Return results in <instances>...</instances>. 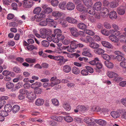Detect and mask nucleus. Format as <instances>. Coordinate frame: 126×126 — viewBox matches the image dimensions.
Segmentation results:
<instances>
[{
	"instance_id": "1",
	"label": "nucleus",
	"mask_w": 126,
	"mask_h": 126,
	"mask_svg": "<svg viewBox=\"0 0 126 126\" xmlns=\"http://www.w3.org/2000/svg\"><path fill=\"white\" fill-rule=\"evenodd\" d=\"M23 5L25 8H30L33 5L32 1V0H24L23 1Z\"/></svg>"
},
{
	"instance_id": "2",
	"label": "nucleus",
	"mask_w": 126,
	"mask_h": 126,
	"mask_svg": "<svg viewBox=\"0 0 126 126\" xmlns=\"http://www.w3.org/2000/svg\"><path fill=\"white\" fill-rule=\"evenodd\" d=\"M72 35L75 37H78L79 33L78 30L75 28L72 27L69 29Z\"/></svg>"
},
{
	"instance_id": "3",
	"label": "nucleus",
	"mask_w": 126,
	"mask_h": 126,
	"mask_svg": "<svg viewBox=\"0 0 126 126\" xmlns=\"http://www.w3.org/2000/svg\"><path fill=\"white\" fill-rule=\"evenodd\" d=\"M51 119L53 120L52 121H51V122H52V124H51V125L52 126H53L55 124H54V122L55 121L61 122L63 120L61 116L58 117L52 116L51 117Z\"/></svg>"
},
{
	"instance_id": "4",
	"label": "nucleus",
	"mask_w": 126,
	"mask_h": 126,
	"mask_svg": "<svg viewBox=\"0 0 126 126\" xmlns=\"http://www.w3.org/2000/svg\"><path fill=\"white\" fill-rule=\"evenodd\" d=\"M62 15V14L61 12L57 11H53L52 13V16L56 18L55 19V20L60 18Z\"/></svg>"
},
{
	"instance_id": "5",
	"label": "nucleus",
	"mask_w": 126,
	"mask_h": 126,
	"mask_svg": "<svg viewBox=\"0 0 126 126\" xmlns=\"http://www.w3.org/2000/svg\"><path fill=\"white\" fill-rule=\"evenodd\" d=\"M96 68H95V70L96 72L99 73L101 72V69L103 67V65L100 63L97 62L96 63Z\"/></svg>"
},
{
	"instance_id": "6",
	"label": "nucleus",
	"mask_w": 126,
	"mask_h": 126,
	"mask_svg": "<svg viewBox=\"0 0 126 126\" xmlns=\"http://www.w3.org/2000/svg\"><path fill=\"white\" fill-rule=\"evenodd\" d=\"M75 4L73 3L69 2L66 5L67 9L69 10H72L74 9L75 8Z\"/></svg>"
},
{
	"instance_id": "7",
	"label": "nucleus",
	"mask_w": 126,
	"mask_h": 126,
	"mask_svg": "<svg viewBox=\"0 0 126 126\" xmlns=\"http://www.w3.org/2000/svg\"><path fill=\"white\" fill-rule=\"evenodd\" d=\"M102 4L100 2H97L95 3L94 5L93 8L94 9L98 11L101 10Z\"/></svg>"
},
{
	"instance_id": "8",
	"label": "nucleus",
	"mask_w": 126,
	"mask_h": 126,
	"mask_svg": "<svg viewBox=\"0 0 126 126\" xmlns=\"http://www.w3.org/2000/svg\"><path fill=\"white\" fill-rule=\"evenodd\" d=\"M95 122L98 124L102 126H105L107 124L106 122L102 119H95Z\"/></svg>"
},
{
	"instance_id": "9",
	"label": "nucleus",
	"mask_w": 126,
	"mask_h": 126,
	"mask_svg": "<svg viewBox=\"0 0 126 126\" xmlns=\"http://www.w3.org/2000/svg\"><path fill=\"white\" fill-rule=\"evenodd\" d=\"M83 2L86 6L88 8L91 7L93 5V2L91 0H82Z\"/></svg>"
},
{
	"instance_id": "10",
	"label": "nucleus",
	"mask_w": 126,
	"mask_h": 126,
	"mask_svg": "<svg viewBox=\"0 0 126 126\" xmlns=\"http://www.w3.org/2000/svg\"><path fill=\"white\" fill-rule=\"evenodd\" d=\"M117 11L118 14L120 15H124L125 13V8L123 6H121L117 8Z\"/></svg>"
},
{
	"instance_id": "11",
	"label": "nucleus",
	"mask_w": 126,
	"mask_h": 126,
	"mask_svg": "<svg viewBox=\"0 0 126 126\" xmlns=\"http://www.w3.org/2000/svg\"><path fill=\"white\" fill-rule=\"evenodd\" d=\"M63 71L65 73H69L71 71V67L69 65H65L63 66Z\"/></svg>"
},
{
	"instance_id": "12",
	"label": "nucleus",
	"mask_w": 126,
	"mask_h": 126,
	"mask_svg": "<svg viewBox=\"0 0 126 126\" xmlns=\"http://www.w3.org/2000/svg\"><path fill=\"white\" fill-rule=\"evenodd\" d=\"M109 17L111 19H116L117 17V14L116 12L114 11H111L109 15Z\"/></svg>"
},
{
	"instance_id": "13",
	"label": "nucleus",
	"mask_w": 126,
	"mask_h": 126,
	"mask_svg": "<svg viewBox=\"0 0 126 126\" xmlns=\"http://www.w3.org/2000/svg\"><path fill=\"white\" fill-rule=\"evenodd\" d=\"M77 108L80 112H84L88 110V108L84 106L79 105L77 106Z\"/></svg>"
},
{
	"instance_id": "14",
	"label": "nucleus",
	"mask_w": 126,
	"mask_h": 126,
	"mask_svg": "<svg viewBox=\"0 0 126 126\" xmlns=\"http://www.w3.org/2000/svg\"><path fill=\"white\" fill-rule=\"evenodd\" d=\"M42 85V83L39 82H36L31 85V87L32 89H35L37 87H41Z\"/></svg>"
},
{
	"instance_id": "15",
	"label": "nucleus",
	"mask_w": 126,
	"mask_h": 126,
	"mask_svg": "<svg viewBox=\"0 0 126 126\" xmlns=\"http://www.w3.org/2000/svg\"><path fill=\"white\" fill-rule=\"evenodd\" d=\"M66 19L68 22L73 24L76 23L77 22V20L70 17H67Z\"/></svg>"
},
{
	"instance_id": "16",
	"label": "nucleus",
	"mask_w": 126,
	"mask_h": 126,
	"mask_svg": "<svg viewBox=\"0 0 126 126\" xmlns=\"http://www.w3.org/2000/svg\"><path fill=\"white\" fill-rule=\"evenodd\" d=\"M84 51L82 53V54L83 55L89 57L92 56L91 54L89 52L90 49L87 48H84Z\"/></svg>"
},
{
	"instance_id": "17",
	"label": "nucleus",
	"mask_w": 126,
	"mask_h": 126,
	"mask_svg": "<svg viewBox=\"0 0 126 126\" xmlns=\"http://www.w3.org/2000/svg\"><path fill=\"white\" fill-rule=\"evenodd\" d=\"M45 14L42 13L38 14L37 16V15L36 21L40 22L42 19L45 17Z\"/></svg>"
},
{
	"instance_id": "18",
	"label": "nucleus",
	"mask_w": 126,
	"mask_h": 126,
	"mask_svg": "<svg viewBox=\"0 0 126 126\" xmlns=\"http://www.w3.org/2000/svg\"><path fill=\"white\" fill-rule=\"evenodd\" d=\"M111 116L114 118H117L119 117L120 116V114L118 111H112L110 113Z\"/></svg>"
},
{
	"instance_id": "19",
	"label": "nucleus",
	"mask_w": 126,
	"mask_h": 126,
	"mask_svg": "<svg viewBox=\"0 0 126 126\" xmlns=\"http://www.w3.org/2000/svg\"><path fill=\"white\" fill-rule=\"evenodd\" d=\"M78 28L81 30H85L87 28V26L83 23H79L77 25Z\"/></svg>"
},
{
	"instance_id": "20",
	"label": "nucleus",
	"mask_w": 126,
	"mask_h": 126,
	"mask_svg": "<svg viewBox=\"0 0 126 126\" xmlns=\"http://www.w3.org/2000/svg\"><path fill=\"white\" fill-rule=\"evenodd\" d=\"M12 106L10 104H7L4 106V109L7 112H11L12 110Z\"/></svg>"
},
{
	"instance_id": "21",
	"label": "nucleus",
	"mask_w": 126,
	"mask_h": 126,
	"mask_svg": "<svg viewBox=\"0 0 126 126\" xmlns=\"http://www.w3.org/2000/svg\"><path fill=\"white\" fill-rule=\"evenodd\" d=\"M109 38L112 41L114 42L117 43L118 41V38L114 35H110L109 36Z\"/></svg>"
},
{
	"instance_id": "22",
	"label": "nucleus",
	"mask_w": 126,
	"mask_h": 126,
	"mask_svg": "<svg viewBox=\"0 0 126 126\" xmlns=\"http://www.w3.org/2000/svg\"><path fill=\"white\" fill-rule=\"evenodd\" d=\"M43 89L39 87H37L34 89L33 92L35 94H39L42 92Z\"/></svg>"
},
{
	"instance_id": "23",
	"label": "nucleus",
	"mask_w": 126,
	"mask_h": 126,
	"mask_svg": "<svg viewBox=\"0 0 126 126\" xmlns=\"http://www.w3.org/2000/svg\"><path fill=\"white\" fill-rule=\"evenodd\" d=\"M119 111L121 113H122V118L126 120V110L124 109H119Z\"/></svg>"
},
{
	"instance_id": "24",
	"label": "nucleus",
	"mask_w": 126,
	"mask_h": 126,
	"mask_svg": "<svg viewBox=\"0 0 126 126\" xmlns=\"http://www.w3.org/2000/svg\"><path fill=\"white\" fill-rule=\"evenodd\" d=\"M101 43L103 46L108 48H111L112 47V45L107 42L103 41L101 42Z\"/></svg>"
},
{
	"instance_id": "25",
	"label": "nucleus",
	"mask_w": 126,
	"mask_h": 126,
	"mask_svg": "<svg viewBox=\"0 0 126 126\" xmlns=\"http://www.w3.org/2000/svg\"><path fill=\"white\" fill-rule=\"evenodd\" d=\"M64 59L63 57L61 56H56L55 60L59 61V63L62 64L63 63Z\"/></svg>"
},
{
	"instance_id": "26",
	"label": "nucleus",
	"mask_w": 126,
	"mask_h": 126,
	"mask_svg": "<svg viewBox=\"0 0 126 126\" xmlns=\"http://www.w3.org/2000/svg\"><path fill=\"white\" fill-rule=\"evenodd\" d=\"M20 109V107L17 105H14L12 111L13 113H16Z\"/></svg>"
},
{
	"instance_id": "27",
	"label": "nucleus",
	"mask_w": 126,
	"mask_h": 126,
	"mask_svg": "<svg viewBox=\"0 0 126 126\" xmlns=\"http://www.w3.org/2000/svg\"><path fill=\"white\" fill-rule=\"evenodd\" d=\"M60 8L62 10H65L66 7V3L65 2L63 1L60 2L59 5Z\"/></svg>"
},
{
	"instance_id": "28",
	"label": "nucleus",
	"mask_w": 126,
	"mask_h": 126,
	"mask_svg": "<svg viewBox=\"0 0 126 126\" xmlns=\"http://www.w3.org/2000/svg\"><path fill=\"white\" fill-rule=\"evenodd\" d=\"M78 42L74 40L71 42V44L70 45V47L72 48L76 49L78 47Z\"/></svg>"
},
{
	"instance_id": "29",
	"label": "nucleus",
	"mask_w": 126,
	"mask_h": 126,
	"mask_svg": "<svg viewBox=\"0 0 126 126\" xmlns=\"http://www.w3.org/2000/svg\"><path fill=\"white\" fill-rule=\"evenodd\" d=\"M44 103V100L42 99H37L35 102V104L38 106L42 105Z\"/></svg>"
},
{
	"instance_id": "30",
	"label": "nucleus",
	"mask_w": 126,
	"mask_h": 126,
	"mask_svg": "<svg viewBox=\"0 0 126 126\" xmlns=\"http://www.w3.org/2000/svg\"><path fill=\"white\" fill-rule=\"evenodd\" d=\"M61 30L59 29H56L54 31V33L51 35L53 37H54L56 35L58 34H60L61 33Z\"/></svg>"
},
{
	"instance_id": "31",
	"label": "nucleus",
	"mask_w": 126,
	"mask_h": 126,
	"mask_svg": "<svg viewBox=\"0 0 126 126\" xmlns=\"http://www.w3.org/2000/svg\"><path fill=\"white\" fill-rule=\"evenodd\" d=\"M72 72L75 74H78L80 72V70L78 67L74 66L72 69Z\"/></svg>"
},
{
	"instance_id": "32",
	"label": "nucleus",
	"mask_w": 126,
	"mask_h": 126,
	"mask_svg": "<svg viewBox=\"0 0 126 126\" xmlns=\"http://www.w3.org/2000/svg\"><path fill=\"white\" fill-rule=\"evenodd\" d=\"M89 45L90 47L94 49L97 48L99 47L98 44L93 42L90 43Z\"/></svg>"
},
{
	"instance_id": "33",
	"label": "nucleus",
	"mask_w": 126,
	"mask_h": 126,
	"mask_svg": "<svg viewBox=\"0 0 126 126\" xmlns=\"http://www.w3.org/2000/svg\"><path fill=\"white\" fill-rule=\"evenodd\" d=\"M107 75L110 78H112L113 77H116L117 76V75L114 72L110 71L107 73Z\"/></svg>"
},
{
	"instance_id": "34",
	"label": "nucleus",
	"mask_w": 126,
	"mask_h": 126,
	"mask_svg": "<svg viewBox=\"0 0 126 126\" xmlns=\"http://www.w3.org/2000/svg\"><path fill=\"white\" fill-rule=\"evenodd\" d=\"M77 8L78 11L81 12L85 11V9L84 6L81 4L77 6Z\"/></svg>"
},
{
	"instance_id": "35",
	"label": "nucleus",
	"mask_w": 126,
	"mask_h": 126,
	"mask_svg": "<svg viewBox=\"0 0 126 126\" xmlns=\"http://www.w3.org/2000/svg\"><path fill=\"white\" fill-rule=\"evenodd\" d=\"M109 7L111 8H115L118 5V3L116 1L111 2L109 4Z\"/></svg>"
},
{
	"instance_id": "36",
	"label": "nucleus",
	"mask_w": 126,
	"mask_h": 126,
	"mask_svg": "<svg viewBox=\"0 0 126 126\" xmlns=\"http://www.w3.org/2000/svg\"><path fill=\"white\" fill-rule=\"evenodd\" d=\"M105 65L108 68H112L113 67V63L108 61H106L104 62Z\"/></svg>"
},
{
	"instance_id": "37",
	"label": "nucleus",
	"mask_w": 126,
	"mask_h": 126,
	"mask_svg": "<svg viewBox=\"0 0 126 126\" xmlns=\"http://www.w3.org/2000/svg\"><path fill=\"white\" fill-rule=\"evenodd\" d=\"M119 38L121 42L123 43H126V36L120 35L119 37Z\"/></svg>"
},
{
	"instance_id": "38",
	"label": "nucleus",
	"mask_w": 126,
	"mask_h": 126,
	"mask_svg": "<svg viewBox=\"0 0 126 126\" xmlns=\"http://www.w3.org/2000/svg\"><path fill=\"white\" fill-rule=\"evenodd\" d=\"M52 11L53 10L52 8L50 7H47L44 10V11H43L42 12L44 13L48 14L52 12Z\"/></svg>"
},
{
	"instance_id": "39",
	"label": "nucleus",
	"mask_w": 126,
	"mask_h": 126,
	"mask_svg": "<svg viewBox=\"0 0 126 126\" xmlns=\"http://www.w3.org/2000/svg\"><path fill=\"white\" fill-rule=\"evenodd\" d=\"M122 55H118L116 57V59L119 61H124L125 58Z\"/></svg>"
},
{
	"instance_id": "40",
	"label": "nucleus",
	"mask_w": 126,
	"mask_h": 126,
	"mask_svg": "<svg viewBox=\"0 0 126 126\" xmlns=\"http://www.w3.org/2000/svg\"><path fill=\"white\" fill-rule=\"evenodd\" d=\"M42 45L44 47H48L49 45V42L47 40H43L41 42Z\"/></svg>"
},
{
	"instance_id": "41",
	"label": "nucleus",
	"mask_w": 126,
	"mask_h": 126,
	"mask_svg": "<svg viewBox=\"0 0 126 126\" xmlns=\"http://www.w3.org/2000/svg\"><path fill=\"white\" fill-rule=\"evenodd\" d=\"M28 91L24 89H20L19 91V93L24 95H27L28 93Z\"/></svg>"
},
{
	"instance_id": "42",
	"label": "nucleus",
	"mask_w": 126,
	"mask_h": 126,
	"mask_svg": "<svg viewBox=\"0 0 126 126\" xmlns=\"http://www.w3.org/2000/svg\"><path fill=\"white\" fill-rule=\"evenodd\" d=\"M57 38L59 41H62L64 38V35L61 33L58 34L56 35Z\"/></svg>"
},
{
	"instance_id": "43",
	"label": "nucleus",
	"mask_w": 126,
	"mask_h": 126,
	"mask_svg": "<svg viewBox=\"0 0 126 126\" xmlns=\"http://www.w3.org/2000/svg\"><path fill=\"white\" fill-rule=\"evenodd\" d=\"M41 8L40 7H37L35 8L33 10V12L34 14H37L41 11Z\"/></svg>"
},
{
	"instance_id": "44",
	"label": "nucleus",
	"mask_w": 126,
	"mask_h": 126,
	"mask_svg": "<svg viewBox=\"0 0 126 126\" xmlns=\"http://www.w3.org/2000/svg\"><path fill=\"white\" fill-rule=\"evenodd\" d=\"M63 108L66 110L69 111L71 109L70 106L67 103L63 104Z\"/></svg>"
},
{
	"instance_id": "45",
	"label": "nucleus",
	"mask_w": 126,
	"mask_h": 126,
	"mask_svg": "<svg viewBox=\"0 0 126 126\" xmlns=\"http://www.w3.org/2000/svg\"><path fill=\"white\" fill-rule=\"evenodd\" d=\"M26 48L29 50H32L34 49H37V48L36 47L34 46L33 45H28L26 47Z\"/></svg>"
},
{
	"instance_id": "46",
	"label": "nucleus",
	"mask_w": 126,
	"mask_h": 126,
	"mask_svg": "<svg viewBox=\"0 0 126 126\" xmlns=\"http://www.w3.org/2000/svg\"><path fill=\"white\" fill-rule=\"evenodd\" d=\"M101 32L102 34L106 36H108L110 34L109 31L105 29H102Z\"/></svg>"
},
{
	"instance_id": "47",
	"label": "nucleus",
	"mask_w": 126,
	"mask_h": 126,
	"mask_svg": "<svg viewBox=\"0 0 126 126\" xmlns=\"http://www.w3.org/2000/svg\"><path fill=\"white\" fill-rule=\"evenodd\" d=\"M65 120L67 122H70L72 121L73 119L70 116H65L64 117Z\"/></svg>"
},
{
	"instance_id": "48",
	"label": "nucleus",
	"mask_w": 126,
	"mask_h": 126,
	"mask_svg": "<svg viewBox=\"0 0 126 126\" xmlns=\"http://www.w3.org/2000/svg\"><path fill=\"white\" fill-rule=\"evenodd\" d=\"M99 61V59L97 58H96L94 60L90 61L89 62V63L92 65H94L96 64V62H98Z\"/></svg>"
},
{
	"instance_id": "49",
	"label": "nucleus",
	"mask_w": 126,
	"mask_h": 126,
	"mask_svg": "<svg viewBox=\"0 0 126 126\" xmlns=\"http://www.w3.org/2000/svg\"><path fill=\"white\" fill-rule=\"evenodd\" d=\"M59 3L58 0H52L51 2V4L54 7L57 6Z\"/></svg>"
},
{
	"instance_id": "50",
	"label": "nucleus",
	"mask_w": 126,
	"mask_h": 126,
	"mask_svg": "<svg viewBox=\"0 0 126 126\" xmlns=\"http://www.w3.org/2000/svg\"><path fill=\"white\" fill-rule=\"evenodd\" d=\"M26 61L30 63H32L36 62V60L35 59L31 58H28L26 59Z\"/></svg>"
},
{
	"instance_id": "51",
	"label": "nucleus",
	"mask_w": 126,
	"mask_h": 126,
	"mask_svg": "<svg viewBox=\"0 0 126 126\" xmlns=\"http://www.w3.org/2000/svg\"><path fill=\"white\" fill-rule=\"evenodd\" d=\"M91 110L93 111L98 112L100 111L101 109L98 107L94 106L91 108Z\"/></svg>"
},
{
	"instance_id": "52",
	"label": "nucleus",
	"mask_w": 126,
	"mask_h": 126,
	"mask_svg": "<svg viewBox=\"0 0 126 126\" xmlns=\"http://www.w3.org/2000/svg\"><path fill=\"white\" fill-rule=\"evenodd\" d=\"M51 101L52 103L55 106H58L59 105V102L58 99L56 98L53 99Z\"/></svg>"
},
{
	"instance_id": "53",
	"label": "nucleus",
	"mask_w": 126,
	"mask_h": 126,
	"mask_svg": "<svg viewBox=\"0 0 126 126\" xmlns=\"http://www.w3.org/2000/svg\"><path fill=\"white\" fill-rule=\"evenodd\" d=\"M7 113L5 110V111L3 110H0V115L4 117L8 116V114Z\"/></svg>"
},
{
	"instance_id": "54",
	"label": "nucleus",
	"mask_w": 126,
	"mask_h": 126,
	"mask_svg": "<svg viewBox=\"0 0 126 126\" xmlns=\"http://www.w3.org/2000/svg\"><path fill=\"white\" fill-rule=\"evenodd\" d=\"M14 86V84L11 82H8L6 84V88L8 89L13 88Z\"/></svg>"
},
{
	"instance_id": "55",
	"label": "nucleus",
	"mask_w": 126,
	"mask_h": 126,
	"mask_svg": "<svg viewBox=\"0 0 126 126\" xmlns=\"http://www.w3.org/2000/svg\"><path fill=\"white\" fill-rule=\"evenodd\" d=\"M102 57L105 60H107L106 61H108L110 60V57L108 55L106 54H104L102 56Z\"/></svg>"
},
{
	"instance_id": "56",
	"label": "nucleus",
	"mask_w": 126,
	"mask_h": 126,
	"mask_svg": "<svg viewBox=\"0 0 126 126\" xmlns=\"http://www.w3.org/2000/svg\"><path fill=\"white\" fill-rule=\"evenodd\" d=\"M13 70L16 73H20L21 71L20 69L17 66H16L14 67Z\"/></svg>"
},
{
	"instance_id": "57",
	"label": "nucleus",
	"mask_w": 126,
	"mask_h": 126,
	"mask_svg": "<svg viewBox=\"0 0 126 126\" xmlns=\"http://www.w3.org/2000/svg\"><path fill=\"white\" fill-rule=\"evenodd\" d=\"M81 73L82 75L84 76L87 75L88 74V71L86 69L82 70L81 71Z\"/></svg>"
},
{
	"instance_id": "58",
	"label": "nucleus",
	"mask_w": 126,
	"mask_h": 126,
	"mask_svg": "<svg viewBox=\"0 0 126 126\" xmlns=\"http://www.w3.org/2000/svg\"><path fill=\"white\" fill-rule=\"evenodd\" d=\"M11 6L13 9L14 10H17V3L14 2L12 3Z\"/></svg>"
},
{
	"instance_id": "59",
	"label": "nucleus",
	"mask_w": 126,
	"mask_h": 126,
	"mask_svg": "<svg viewBox=\"0 0 126 126\" xmlns=\"http://www.w3.org/2000/svg\"><path fill=\"white\" fill-rule=\"evenodd\" d=\"M87 43L88 42H91L93 41V39L89 36H87L86 37Z\"/></svg>"
},
{
	"instance_id": "60",
	"label": "nucleus",
	"mask_w": 126,
	"mask_h": 126,
	"mask_svg": "<svg viewBox=\"0 0 126 126\" xmlns=\"http://www.w3.org/2000/svg\"><path fill=\"white\" fill-rule=\"evenodd\" d=\"M86 68L88 71L90 73H93L94 72V69L93 68L90 66H87L86 67Z\"/></svg>"
},
{
	"instance_id": "61",
	"label": "nucleus",
	"mask_w": 126,
	"mask_h": 126,
	"mask_svg": "<svg viewBox=\"0 0 126 126\" xmlns=\"http://www.w3.org/2000/svg\"><path fill=\"white\" fill-rule=\"evenodd\" d=\"M104 52V51L102 49L100 48H98L96 52L97 54L100 55L103 54Z\"/></svg>"
},
{
	"instance_id": "62",
	"label": "nucleus",
	"mask_w": 126,
	"mask_h": 126,
	"mask_svg": "<svg viewBox=\"0 0 126 126\" xmlns=\"http://www.w3.org/2000/svg\"><path fill=\"white\" fill-rule=\"evenodd\" d=\"M63 43L65 45H67L69 44L71 42L70 40L68 39H65L62 41Z\"/></svg>"
},
{
	"instance_id": "63",
	"label": "nucleus",
	"mask_w": 126,
	"mask_h": 126,
	"mask_svg": "<svg viewBox=\"0 0 126 126\" xmlns=\"http://www.w3.org/2000/svg\"><path fill=\"white\" fill-rule=\"evenodd\" d=\"M86 33L87 34L91 36L93 35L94 34V33L93 31L90 30H86Z\"/></svg>"
},
{
	"instance_id": "64",
	"label": "nucleus",
	"mask_w": 126,
	"mask_h": 126,
	"mask_svg": "<svg viewBox=\"0 0 126 126\" xmlns=\"http://www.w3.org/2000/svg\"><path fill=\"white\" fill-rule=\"evenodd\" d=\"M109 12V10L107 8L105 7H103V8L102 13L104 14H108Z\"/></svg>"
}]
</instances>
